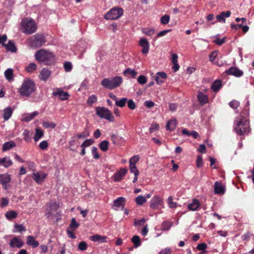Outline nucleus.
<instances>
[{"instance_id": "f257e3e1", "label": "nucleus", "mask_w": 254, "mask_h": 254, "mask_svg": "<svg viewBox=\"0 0 254 254\" xmlns=\"http://www.w3.org/2000/svg\"><path fill=\"white\" fill-rule=\"evenodd\" d=\"M234 130L240 135L247 134L251 130L249 123L242 115L237 117L235 120Z\"/></svg>"}, {"instance_id": "f03ea898", "label": "nucleus", "mask_w": 254, "mask_h": 254, "mask_svg": "<svg viewBox=\"0 0 254 254\" xmlns=\"http://www.w3.org/2000/svg\"><path fill=\"white\" fill-rule=\"evenodd\" d=\"M35 57L38 62L43 63L47 65H50L55 61V56L53 54L43 49L36 52Z\"/></svg>"}, {"instance_id": "7ed1b4c3", "label": "nucleus", "mask_w": 254, "mask_h": 254, "mask_svg": "<svg viewBox=\"0 0 254 254\" xmlns=\"http://www.w3.org/2000/svg\"><path fill=\"white\" fill-rule=\"evenodd\" d=\"M21 31L25 34H32L37 30V25L32 19L25 18L23 19L21 23Z\"/></svg>"}, {"instance_id": "20e7f679", "label": "nucleus", "mask_w": 254, "mask_h": 254, "mask_svg": "<svg viewBox=\"0 0 254 254\" xmlns=\"http://www.w3.org/2000/svg\"><path fill=\"white\" fill-rule=\"evenodd\" d=\"M122 82V77L117 76L114 77L104 78L101 81V84L106 88L112 90L119 87Z\"/></svg>"}, {"instance_id": "39448f33", "label": "nucleus", "mask_w": 254, "mask_h": 254, "mask_svg": "<svg viewBox=\"0 0 254 254\" xmlns=\"http://www.w3.org/2000/svg\"><path fill=\"white\" fill-rule=\"evenodd\" d=\"M35 91V84L33 81L29 79H25L18 91L22 96L28 97Z\"/></svg>"}, {"instance_id": "423d86ee", "label": "nucleus", "mask_w": 254, "mask_h": 254, "mask_svg": "<svg viewBox=\"0 0 254 254\" xmlns=\"http://www.w3.org/2000/svg\"><path fill=\"white\" fill-rule=\"evenodd\" d=\"M28 41L31 47L36 48L44 45L46 42L45 36L43 34L37 33L30 37Z\"/></svg>"}, {"instance_id": "0eeeda50", "label": "nucleus", "mask_w": 254, "mask_h": 254, "mask_svg": "<svg viewBox=\"0 0 254 254\" xmlns=\"http://www.w3.org/2000/svg\"><path fill=\"white\" fill-rule=\"evenodd\" d=\"M96 112L97 116L101 118L105 119L110 122L114 121V116L109 109L104 107H99L96 108Z\"/></svg>"}, {"instance_id": "6e6552de", "label": "nucleus", "mask_w": 254, "mask_h": 254, "mask_svg": "<svg viewBox=\"0 0 254 254\" xmlns=\"http://www.w3.org/2000/svg\"><path fill=\"white\" fill-rule=\"evenodd\" d=\"M123 13V10L122 8H113L104 15V18L106 19L116 20L120 17Z\"/></svg>"}, {"instance_id": "1a4fd4ad", "label": "nucleus", "mask_w": 254, "mask_h": 254, "mask_svg": "<svg viewBox=\"0 0 254 254\" xmlns=\"http://www.w3.org/2000/svg\"><path fill=\"white\" fill-rule=\"evenodd\" d=\"M163 203L162 198L160 196L156 195L151 199L150 206L153 209H157Z\"/></svg>"}, {"instance_id": "9d476101", "label": "nucleus", "mask_w": 254, "mask_h": 254, "mask_svg": "<svg viewBox=\"0 0 254 254\" xmlns=\"http://www.w3.org/2000/svg\"><path fill=\"white\" fill-rule=\"evenodd\" d=\"M126 199L123 197H119L114 201L113 208L116 211L123 210L125 206Z\"/></svg>"}, {"instance_id": "9b49d317", "label": "nucleus", "mask_w": 254, "mask_h": 254, "mask_svg": "<svg viewBox=\"0 0 254 254\" xmlns=\"http://www.w3.org/2000/svg\"><path fill=\"white\" fill-rule=\"evenodd\" d=\"M47 174L39 172H33L32 178L38 184H41L46 178Z\"/></svg>"}, {"instance_id": "f8f14e48", "label": "nucleus", "mask_w": 254, "mask_h": 254, "mask_svg": "<svg viewBox=\"0 0 254 254\" xmlns=\"http://www.w3.org/2000/svg\"><path fill=\"white\" fill-rule=\"evenodd\" d=\"M23 245V242L17 237H13L9 243V246L11 248L16 247L17 248H21Z\"/></svg>"}, {"instance_id": "ddd939ff", "label": "nucleus", "mask_w": 254, "mask_h": 254, "mask_svg": "<svg viewBox=\"0 0 254 254\" xmlns=\"http://www.w3.org/2000/svg\"><path fill=\"white\" fill-rule=\"evenodd\" d=\"M226 73L228 75H232L236 77L242 76L244 72L236 67H231L226 70Z\"/></svg>"}, {"instance_id": "4468645a", "label": "nucleus", "mask_w": 254, "mask_h": 254, "mask_svg": "<svg viewBox=\"0 0 254 254\" xmlns=\"http://www.w3.org/2000/svg\"><path fill=\"white\" fill-rule=\"evenodd\" d=\"M11 181L10 176L7 174H1L0 175V183L2 184L5 190L7 189V184Z\"/></svg>"}, {"instance_id": "2eb2a0df", "label": "nucleus", "mask_w": 254, "mask_h": 254, "mask_svg": "<svg viewBox=\"0 0 254 254\" xmlns=\"http://www.w3.org/2000/svg\"><path fill=\"white\" fill-rule=\"evenodd\" d=\"M52 94L54 96H58L62 100H67L69 97L67 92H64L61 89H58L57 91L53 92Z\"/></svg>"}, {"instance_id": "dca6fc26", "label": "nucleus", "mask_w": 254, "mask_h": 254, "mask_svg": "<svg viewBox=\"0 0 254 254\" xmlns=\"http://www.w3.org/2000/svg\"><path fill=\"white\" fill-rule=\"evenodd\" d=\"M139 45L142 48V53L146 54L149 52V44L146 39L141 38L139 40Z\"/></svg>"}, {"instance_id": "f3484780", "label": "nucleus", "mask_w": 254, "mask_h": 254, "mask_svg": "<svg viewBox=\"0 0 254 254\" xmlns=\"http://www.w3.org/2000/svg\"><path fill=\"white\" fill-rule=\"evenodd\" d=\"M127 169L126 168H122L120 170L114 175V181L115 182L120 181L126 175Z\"/></svg>"}, {"instance_id": "a211bd4d", "label": "nucleus", "mask_w": 254, "mask_h": 254, "mask_svg": "<svg viewBox=\"0 0 254 254\" xmlns=\"http://www.w3.org/2000/svg\"><path fill=\"white\" fill-rule=\"evenodd\" d=\"M58 208L59 205L56 202L51 203L46 209L47 214L48 215V217H49L51 214H52L54 212L56 211Z\"/></svg>"}, {"instance_id": "6ab92c4d", "label": "nucleus", "mask_w": 254, "mask_h": 254, "mask_svg": "<svg viewBox=\"0 0 254 254\" xmlns=\"http://www.w3.org/2000/svg\"><path fill=\"white\" fill-rule=\"evenodd\" d=\"M214 191L216 194H222L225 192V188L222 186V184L218 182H216L214 184Z\"/></svg>"}, {"instance_id": "aec40b11", "label": "nucleus", "mask_w": 254, "mask_h": 254, "mask_svg": "<svg viewBox=\"0 0 254 254\" xmlns=\"http://www.w3.org/2000/svg\"><path fill=\"white\" fill-rule=\"evenodd\" d=\"M26 244L27 245L31 246L33 248H37L39 245V242L35 240L34 237L28 236L27 237Z\"/></svg>"}, {"instance_id": "412c9836", "label": "nucleus", "mask_w": 254, "mask_h": 254, "mask_svg": "<svg viewBox=\"0 0 254 254\" xmlns=\"http://www.w3.org/2000/svg\"><path fill=\"white\" fill-rule=\"evenodd\" d=\"M51 71L46 68L41 70L40 74V78L42 80L46 81L51 75Z\"/></svg>"}, {"instance_id": "4be33fe9", "label": "nucleus", "mask_w": 254, "mask_h": 254, "mask_svg": "<svg viewBox=\"0 0 254 254\" xmlns=\"http://www.w3.org/2000/svg\"><path fill=\"white\" fill-rule=\"evenodd\" d=\"M197 98L199 102L202 105L205 104L208 102V99L207 96L202 92H199L198 93Z\"/></svg>"}, {"instance_id": "5701e85b", "label": "nucleus", "mask_w": 254, "mask_h": 254, "mask_svg": "<svg viewBox=\"0 0 254 254\" xmlns=\"http://www.w3.org/2000/svg\"><path fill=\"white\" fill-rule=\"evenodd\" d=\"M231 15V12L230 11H227L225 12H222L219 15L216 16V18L218 21L225 23V17H229Z\"/></svg>"}, {"instance_id": "b1692460", "label": "nucleus", "mask_w": 254, "mask_h": 254, "mask_svg": "<svg viewBox=\"0 0 254 254\" xmlns=\"http://www.w3.org/2000/svg\"><path fill=\"white\" fill-rule=\"evenodd\" d=\"M200 203L197 199H194L192 202L188 205V208L190 210L195 211L199 207Z\"/></svg>"}, {"instance_id": "393cba45", "label": "nucleus", "mask_w": 254, "mask_h": 254, "mask_svg": "<svg viewBox=\"0 0 254 254\" xmlns=\"http://www.w3.org/2000/svg\"><path fill=\"white\" fill-rule=\"evenodd\" d=\"M90 239L92 241L98 242L100 243L106 242L107 238L106 237L102 236L100 235L96 234L92 236H91L90 237Z\"/></svg>"}, {"instance_id": "a878e982", "label": "nucleus", "mask_w": 254, "mask_h": 254, "mask_svg": "<svg viewBox=\"0 0 254 254\" xmlns=\"http://www.w3.org/2000/svg\"><path fill=\"white\" fill-rule=\"evenodd\" d=\"M38 114L39 113L37 111H35L30 114H26L23 115V117L22 120L25 122H29L33 120Z\"/></svg>"}, {"instance_id": "bb28decb", "label": "nucleus", "mask_w": 254, "mask_h": 254, "mask_svg": "<svg viewBox=\"0 0 254 254\" xmlns=\"http://www.w3.org/2000/svg\"><path fill=\"white\" fill-rule=\"evenodd\" d=\"M13 111L11 107L6 108L3 110V118L5 121L8 120L11 116Z\"/></svg>"}, {"instance_id": "cd10ccee", "label": "nucleus", "mask_w": 254, "mask_h": 254, "mask_svg": "<svg viewBox=\"0 0 254 254\" xmlns=\"http://www.w3.org/2000/svg\"><path fill=\"white\" fill-rule=\"evenodd\" d=\"M12 161L8 158L4 157L2 159H0V165H2L5 168H7L12 165Z\"/></svg>"}, {"instance_id": "c85d7f7f", "label": "nucleus", "mask_w": 254, "mask_h": 254, "mask_svg": "<svg viewBox=\"0 0 254 254\" xmlns=\"http://www.w3.org/2000/svg\"><path fill=\"white\" fill-rule=\"evenodd\" d=\"M3 46L5 47L7 50L10 51L11 52H15L16 48L14 43L12 41H9L7 44H3Z\"/></svg>"}, {"instance_id": "c756f323", "label": "nucleus", "mask_w": 254, "mask_h": 254, "mask_svg": "<svg viewBox=\"0 0 254 254\" xmlns=\"http://www.w3.org/2000/svg\"><path fill=\"white\" fill-rule=\"evenodd\" d=\"M177 121L175 119L169 121L166 125V129L170 131L174 130L176 127Z\"/></svg>"}, {"instance_id": "7c9ffc66", "label": "nucleus", "mask_w": 254, "mask_h": 254, "mask_svg": "<svg viewBox=\"0 0 254 254\" xmlns=\"http://www.w3.org/2000/svg\"><path fill=\"white\" fill-rule=\"evenodd\" d=\"M173 225V222L170 221H164L161 226V229L163 231H168Z\"/></svg>"}, {"instance_id": "2f4dec72", "label": "nucleus", "mask_w": 254, "mask_h": 254, "mask_svg": "<svg viewBox=\"0 0 254 254\" xmlns=\"http://www.w3.org/2000/svg\"><path fill=\"white\" fill-rule=\"evenodd\" d=\"M13 70L11 68H8L4 72V76L5 78L9 81L13 80Z\"/></svg>"}, {"instance_id": "473e14b6", "label": "nucleus", "mask_w": 254, "mask_h": 254, "mask_svg": "<svg viewBox=\"0 0 254 254\" xmlns=\"http://www.w3.org/2000/svg\"><path fill=\"white\" fill-rule=\"evenodd\" d=\"M44 135L43 131L37 128L36 129V132L34 137V139L35 141H38Z\"/></svg>"}, {"instance_id": "72a5a7b5", "label": "nucleus", "mask_w": 254, "mask_h": 254, "mask_svg": "<svg viewBox=\"0 0 254 254\" xmlns=\"http://www.w3.org/2000/svg\"><path fill=\"white\" fill-rule=\"evenodd\" d=\"M15 145V143L12 141L5 142L3 145L2 150L6 151V150H9L11 148L14 147Z\"/></svg>"}, {"instance_id": "f704fd0d", "label": "nucleus", "mask_w": 254, "mask_h": 254, "mask_svg": "<svg viewBox=\"0 0 254 254\" xmlns=\"http://www.w3.org/2000/svg\"><path fill=\"white\" fill-rule=\"evenodd\" d=\"M222 83L220 80H216L214 81L211 86L212 89L215 91H218L221 88Z\"/></svg>"}, {"instance_id": "c9c22d12", "label": "nucleus", "mask_w": 254, "mask_h": 254, "mask_svg": "<svg viewBox=\"0 0 254 254\" xmlns=\"http://www.w3.org/2000/svg\"><path fill=\"white\" fill-rule=\"evenodd\" d=\"M79 226V224L76 221L75 218H72L69 224V229L70 228L72 231H74Z\"/></svg>"}, {"instance_id": "e433bc0d", "label": "nucleus", "mask_w": 254, "mask_h": 254, "mask_svg": "<svg viewBox=\"0 0 254 254\" xmlns=\"http://www.w3.org/2000/svg\"><path fill=\"white\" fill-rule=\"evenodd\" d=\"M42 126L45 128H54L56 124L53 122H50L48 121H44L42 122Z\"/></svg>"}, {"instance_id": "4c0bfd02", "label": "nucleus", "mask_w": 254, "mask_h": 254, "mask_svg": "<svg viewBox=\"0 0 254 254\" xmlns=\"http://www.w3.org/2000/svg\"><path fill=\"white\" fill-rule=\"evenodd\" d=\"M37 69V65L34 63H30L26 67L25 70L29 73H32Z\"/></svg>"}, {"instance_id": "58836bf2", "label": "nucleus", "mask_w": 254, "mask_h": 254, "mask_svg": "<svg viewBox=\"0 0 254 254\" xmlns=\"http://www.w3.org/2000/svg\"><path fill=\"white\" fill-rule=\"evenodd\" d=\"M109 142L107 140H104L99 144V147L103 151H106L109 148Z\"/></svg>"}, {"instance_id": "ea45409f", "label": "nucleus", "mask_w": 254, "mask_h": 254, "mask_svg": "<svg viewBox=\"0 0 254 254\" xmlns=\"http://www.w3.org/2000/svg\"><path fill=\"white\" fill-rule=\"evenodd\" d=\"M5 216L7 219L11 220L17 217V213L16 211L11 210L7 212Z\"/></svg>"}, {"instance_id": "a19ab883", "label": "nucleus", "mask_w": 254, "mask_h": 254, "mask_svg": "<svg viewBox=\"0 0 254 254\" xmlns=\"http://www.w3.org/2000/svg\"><path fill=\"white\" fill-rule=\"evenodd\" d=\"M127 101V98H123L120 100L118 99V100L116 101V103H115V104L118 107L123 108L125 106Z\"/></svg>"}, {"instance_id": "79ce46f5", "label": "nucleus", "mask_w": 254, "mask_h": 254, "mask_svg": "<svg viewBox=\"0 0 254 254\" xmlns=\"http://www.w3.org/2000/svg\"><path fill=\"white\" fill-rule=\"evenodd\" d=\"M135 201L137 205H141L146 201V199L145 196L140 195L135 198Z\"/></svg>"}, {"instance_id": "37998d69", "label": "nucleus", "mask_w": 254, "mask_h": 254, "mask_svg": "<svg viewBox=\"0 0 254 254\" xmlns=\"http://www.w3.org/2000/svg\"><path fill=\"white\" fill-rule=\"evenodd\" d=\"M142 32L146 35L151 36L155 33V30L153 28H143Z\"/></svg>"}, {"instance_id": "c03bdc74", "label": "nucleus", "mask_w": 254, "mask_h": 254, "mask_svg": "<svg viewBox=\"0 0 254 254\" xmlns=\"http://www.w3.org/2000/svg\"><path fill=\"white\" fill-rule=\"evenodd\" d=\"M124 74H130L132 77H135L137 74V72L133 69L128 68L124 71Z\"/></svg>"}, {"instance_id": "a18cd8bd", "label": "nucleus", "mask_w": 254, "mask_h": 254, "mask_svg": "<svg viewBox=\"0 0 254 254\" xmlns=\"http://www.w3.org/2000/svg\"><path fill=\"white\" fill-rule=\"evenodd\" d=\"M131 241L132 243L134 244V246L135 248L139 247L141 245L140 239L138 236L135 235L133 236Z\"/></svg>"}, {"instance_id": "49530a36", "label": "nucleus", "mask_w": 254, "mask_h": 254, "mask_svg": "<svg viewBox=\"0 0 254 254\" xmlns=\"http://www.w3.org/2000/svg\"><path fill=\"white\" fill-rule=\"evenodd\" d=\"M168 206L171 208H175L177 206V203L173 201V197L170 196L167 199Z\"/></svg>"}, {"instance_id": "de8ad7c7", "label": "nucleus", "mask_w": 254, "mask_h": 254, "mask_svg": "<svg viewBox=\"0 0 254 254\" xmlns=\"http://www.w3.org/2000/svg\"><path fill=\"white\" fill-rule=\"evenodd\" d=\"M94 141L92 139H89L85 140L81 145L82 148H85L89 146L94 143Z\"/></svg>"}, {"instance_id": "09e8293b", "label": "nucleus", "mask_w": 254, "mask_h": 254, "mask_svg": "<svg viewBox=\"0 0 254 254\" xmlns=\"http://www.w3.org/2000/svg\"><path fill=\"white\" fill-rule=\"evenodd\" d=\"M97 100V99L96 96L94 95H92L88 97L87 101V103L88 105H91L94 103L96 102Z\"/></svg>"}, {"instance_id": "8fccbe9b", "label": "nucleus", "mask_w": 254, "mask_h": 254, "mask_svg": "<svg viewBox=\"0 0 254 254\" xmlns=\"http://www.w3.org/2000/svg\"><path fill=\"white\" fill-rule=\"evenodd\" d=\"M229 105L232 108L235 110L237 109L238 107H239L240 102L237 100H234L231 101Z\"/></svg>"}, {"instance_id": "3c124183", "label": "nucleus", "mask_w": 254, "mask_h": 254, "mask_svg": "<svg viewBox=\"0 0 254 254\" xmlns=\"http://www.w3.org/2000/svg\"><path fill=\"white\" fill-rule=\"evenodd\" d=\"M78 138H84L89 135V132L88 130L85 129L83 132L80 134H75Z\"/></svg>"}, {"instance_id": "603ef678", "label": "nucleus", "mask_w": 254, "mask_h": 254, "mask_svg": "<svg viewBox=\"0 0 254 254\" xmlns=\"http://www.w3.org/2000/svg\"><path fill=\"white\" fill-rule=\"evenodd\" d=\"M78 248L79 250L81 251H85L87 248V245L86 243L84 241L81 242L79 243L78 245Z\"/></svg>"}, {"instance_id": "864d4df0", "label": "nucleus", "mask_w": 254, "mask_h": 254, "mask_svg": "<svg viewBox=\"0 0 254 254\" xmlns=\"http://www.w3.org/2000/svg\"><path fill=\"white\" fill-rule=\"evenodd\" d=\"M92 154L94 159H98L100 158V155L97 152V148L95 146H93L92 148Z\"/></svg>"}, {"instance_id": "5fc2aeb1", "label": "nucleus", "mask_w": 254, "mask_h": 254, "mask_svg": "<svg viewBox=\"0 0 254 254\" xmlns=\"http://www.w3.org/2000/svg\"><path fill=\"white\" fill-rule=\"evenodd\" d=\"M170 20V16L168 15H165L161 18L160 21L162 24H167Z\"/></svg>"}, {"instance_id": "6e6d98bb", "label": "nucleus", "mask_w": 254, "mask_h": 254, "mask_svg": "<svg viewBox=\"0 0 254 254\" xmlns=\"http://www.w3.org/2000/svg\"><path fill=\"white\" fill-rule=\"evenodd\" d=\"M78 138V137L76 135H73L70 138L68 142L70 147L73 146L75 144Z\"/></svg>"}, {"instance_id": "4d7b16f0", "label": "nucleus", "mask_w": 254, "mask_h": 254, "mask_svg": "<svg viewBox=\"0 0 254 254\" xmlns=\"http://www.w3.org/2000/svg\"><path fill=\"white\" fill-rule=\"evenodd\" d=\"M137 80L140 84L143 85L147 82V78L144 75H140L138 77Z\"/></svg>"}, {"instance_id": "13d9d810", "label": "nucleus", "mask_w": 254, "mask_h": 254, "mask_svg": "<svg viewBox=\"0 0 254 254\" xmlns=\"http://www.w3.org/2000/svg\"><path fill=\"white\" fill-rule=\"evenodd\" d=\"M130 172L134 174V176H138L139 172L135 165H129Z\"/></svg>"}, {"instance_id": "bf43d9fd", "label": "nucleus", "mask_w": 254, "mask_h": 254, "mask_svg": "<svg viewBox=\"0 0 254 254\" xmlns=\"http://www.w3.org/2000/svg\"><path fill=\"white\" fill-rule=\"evenodd\" d=\"M72 65L70 62H65L64 64V68L66 72L70 71L72 69Z\"/></svg>"}, {"instance_id": "052dcab7", "label": "nucleus", "mask_w": 254, "mask_h": 254, "mask_svg": "<svg viewBox=\"0 0 254 254\" xmlns=\"http://www.w3.org/2000/svg\"><path fill=\"white\" fill-rule=\"evenodd\" d=\"M139 159V157L137 155L132 157L129 160V165H131V164L135 165V164L138 161Z\"/></svg>"}, {"instance_id": "680f3d73", "label": "nucleus", "mask_w": 254, "mask_h": 254, "mask_svg": "<svg viewBox=\"0 0 254 254\" xmlns=\"http://www.w3.org/2000/svg\"><path fill=\"white\" fill-rule=\"evenodd\" d=\"M127 106L131 110H134L136 108L135 103L132 99L127 101Z\"/></svg>"}, {"instance_id": "e2e57ef3", "label": "nucleus", "mask_w": 254, "mask_h": 254, "mask_svg": "<svg viewBox=\"0 0 254 254\" xmlns=\"http://www.w3.org/2000/svg\"><path fill=\"white\" fill-rule=\"evenodd\" d=\"M14 228L16 229V231L21 232L22 231H25V228L22 224H15L14 225Z\"/></svg>"}, {"instance_id": "0e129e2a", "label": "nucleus", "mask_w": 254, "mask_h": 254, "mask_svg": "<svg viewBox=\"0 0 254 254\" xmlns=\"http://www.w3.org/2000/svg\"><path fill=\"white\" fill-rule=\"evenodd\" d=\"M203 165L202 162V157L201 156L199 155L197 156L196 159V166L197 167L199 168L201 167Z\"/></svg>"}, {"instance_id": "69168bd1", "label": "nucleus", "mask_w": 254, "mask_h": 254, "mask_svg": "<svg viewBox=\"0 0 254 254\" xmlns=\"http://www.w3.org/2000/svg\"><path fill=\"white\" fill-rule=\"evenodd\" d=\"M48 146V142L46 140L42 141L39 144V147L42 150L46 149L47 148Z\"/></svg>"}, {"instance_id": "338daca9", "label": "nucleus", "mask_w": 254, "mask_h": 254, "mask_svg": "<svg viewBox=\"0 0 254 254\" xmlns=\"http://www.w3.org/2000/svg\"><path fill=\"white\" fill-rule=\"evenodd\" d=\"M225 42V38H223L222 39L217 38L214 41V43L219 46L222 45Z\"/></svg>"}, {"instance_id": "774afa93", "label": "nucleus", "mask_w": 254, "mask_h": 254, "mask_svg": "<svg viewBox=\"0 0 254 254\" xmlns=\"http://www.w3.org/2000/svg\"><path fill=\"white\" fill-rule=\"evenodd\" d=\"M217 51H215L212 52L209 55V60L211 62H213L215 60V59L217 57Z\"/></svg>"}]
</instances>
